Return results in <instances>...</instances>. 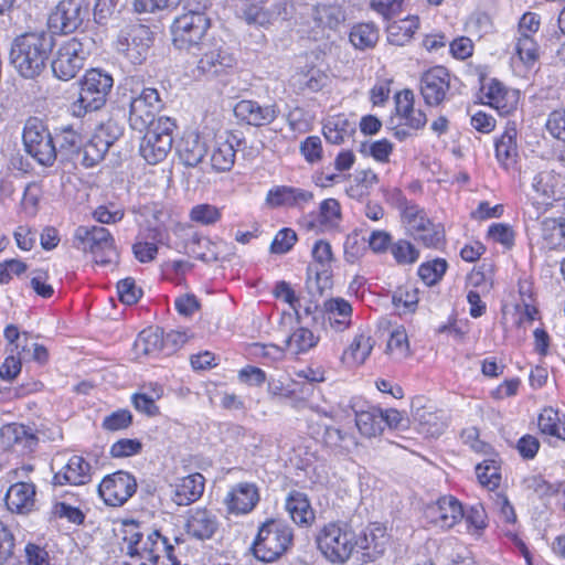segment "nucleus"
Returning a JSON list of instances; mask_svg holds the SVG:
<instances>
[{
	"label": "nucleus",
	"mask_w": 565,
	"mask_h": 565,
	"mask_svg": "<svg viewBox=\"0 0 565 565\" xmlns=\"http://www.w3.org/2000/svg\"><path fill=\"white\" fill-rule=\"evenodd\" d=\"M54 47V36L47 31H30L11 42L9 61L24 79H38L47 70Z\"/></svg>",
	"instance_id": "nucleus-1"
},
{
	"label": "nucleus",
	"mask_w": 565,
	"mask_h": 565,
	"mask_svg": "<svg viewBox=\"0 0 565 565\" xmlns=\"http://www.w3.org/2000/svg\"><path fill=\"white\" fill-rule=\"evenodd\" d=\"M79 85V96L71 105L72 115L78 118L85 116L88 111L100 109L106 104L114 79L107 72L92 68L86 71Z\"/></svg>",
	"instance_id": "nucleus-2"
},
{
	"label": "nucleus",
	"mask_w": 565,
	"mask_h": 565,
	"mask_svg": "<svg viewBox=\"0 0 565 565\" xmlns=\"http://www.w3.org/2000/svg\"><path fill=\"white\" fill-rule=\"evenodd\" d=\"M292 529L282 521L267 520L264 522L253 544L254 555L263 562H274L292 544Z\"/></svg>",
	"instance_id": "nucleus-3"
},
{
	"label": "nucleus",
	"mask_w": 565,
	"mask_h": 565,
	"mask_svg": "<svg viewBox=\"0 0 565 565\" xmlns=\"http://www.w3.org/2000/svg\"><path fill=\"white\" fill-rule=\"evenodd\" d=\"M316 543L328 561L345 563L355 551V532L345 523H329L318 532Z\"/></svg>",
	"instance_id": "nucleus-4"
},
{
	"label": "nucleus",
	"mask_w": 565,
	"mask_h": 565,
	"mask_svg": "<svg viewBox=\"0 0 565 565\" xmlns=\"http://www.w3.org/2000/svg\"><path fill=\"white\" fill-rule=\"evenodd\" d=\"M89 46L88 36H75L64 41L51 62L53 74L62 81L74 78L84 67V62L89 55Z\"/></svg>",
	"instance_id": "nucleus-5"
},
{
	"label": "nucleus",
	"mask_w": 565,
	"mask_h": 565,
	"mask_svg": "<svg viewBox=\"0 0 565 565\" xmlns=\"http://www.w3.org/2000/svg\"><path fill=\"white\" fill-rule=\"evenodd\" d=\"M25 152L40 164L51 167L57 157V149L46 125L36 117L26 119L22 134Z\"/></svg>",
	"instance_id": "nucleus-6"
},
{
	"label": "nucleus",
	"mask_w": 565,
	"mask_h": 565,
	"mask_svg": "<svg viewBox=\"0 0 565 565\" xmlns=\"http://www.w3.org/2000/svg\"><path fill=\"white\" fill-rule=\"evenodd\" d=\"M210 25V19L196 10H189L178 15L171 24L173 45L183 51L198 47L204 40Z\"/></svg>",
	"instance_id": "nucleus-7"
},
{
	"label": "nucleus",
	"mask_w": 565,
	"mask_h": 565,
	"mask_svg": "<svg viewBox=\"0 0 565 565\" xmlns=\"http://www.w3.org/2000/svg\"><path fill=\"white\" fill-rule=\"evenodd\" d=\"M174 121L169 117L157 118L156 124L147 128L140 142L139 152L149 164H157L166 159L173 145Z\"/></svg>",
	"instance_id": "nucleus-8"
},
{
	"label": "nucleus",
	"mask_w": 565,
	"mask_h": 565,
	"mask_svg": "<svg viewBox=\"0 0 565 565\" xmlns=\"http://www.w3.org/2000/svg\"><path fill=\"white\" fill-rule=\"evenodd\" d=\"M148 26L134 23L122 28L116 41L117 51L134 65H140L147 58L152 42Z\"/></svg>",
	"instance_id": "nucleus-9"
},
{
	"label": "nucleus",
	"mask_w": 565,
	"mask_h": 565,
	"mask_svg": "<svg viewBox=\"0 0 565 565\" xmlns=\"http://www.w3.org/2000/svg\"><path fill=\"white\" fill-rule=\"evenodd\" d=\"M162 102L156 88H143L130 98L129 124L134 130L143 131L156 124Z\"/></svg>",
	"instance_id": "nucleus-10"
},
{
	"label": "nucleus",
	"mask_w": 565,
	"mask_h": 565,
	"mask_svg": "<svg viewBox=\"0 0 565 565\" xmlns=\"http://www.w3.org/2000/svg\"><path fill=\"white\" fill-rule=\"evenodd\" d=\"M88 14L86 0H61L49 19L55 31L67 34L76 31Z\"/></svg>",
	"instance_id": "nucleus-11"
},
{
	"label": "nucleus",
	"mask_w": 565,
	"mask_h": 565,
	"mask_svg": "<svg viewBox=\"0 0 565 565\" xmlns=\"http://www.w3.org/2000/svg\"><path fill=\"white\" fill-rule=\"evenodd\" d=\"M137 490L135 477L125 471H117L106 476L98 487V492L105 503L110 507H120L134 495Z\"/></svg>",
	"instance_id": "nucleus-12"
},
{
	"label": "nucleus",
	"mask_w": 565,
	"mask_h": 565,
	"mask_svg": "<svg viewBox=\"0 0 565 565\" xmlns=\"http://www.w3.org/2000/svg\"><path fill=\"white\" fill-rule=\"evenodd\" d=\"M465 510L452 495L440 497L425 509L426 519L440 529H451L463 519Z\"/></svg>",
	"instance_id": "nucleus-13"
},
{
	"label": "nucleus",
	"mask_w": 565,
	"mask_h": 565,
	"mask_svg": "<svg viewBox=\"0 0 565 565\" xmlns=\"http://www.w3.org/2000/svg\"><path fill=\"white\" fill-rule=\"evenodd\" d=\"M450 73L444 66H435L420 78V95L426 105L439 106L450 89Z\"/></svg>",
	"instance_id": "nucleus-14"
},
{
	"label": "nucleus",
	"mask_w": 565,
	"mask_h": 565,
	"mask_svg": "<svg viewBox=\"0 0 565 565\" xmlns=\"http://www.w3.org/2000/svg\"><path fill=\"white\" fill-rule=\"evenodd\" d=\"M236 118L254 127H263L271 124L279 115L276 104L260 105L256 100L243 99L234 107Z\"/></svg>",
	"instance_id": "nucleus-15"
},
{
	"label": "nucleus",
	"mask_w": 565,
	"mask_h": 565,
	"mask_svg": "<svg viewBox=\"0 0 565 565\" xmlns=\"http://www.w3.org/2000/svg\"><path fill=\"white\" fill-rule=\"evenodd\" d=\"M258 501V489L249 482H241L232 487L224 498L227 512L236 515L249 513Z\"/></svg>",
	"instance_id": "nucleus-16"
},
{
	"label": "nucleus",
	"mask_w": 565,
	"mask_h": 565,
	"mask_svg": "<svg viewBox=\"0 0 565 565\" xmlns=\"http://www.w3.org/2000/svg\"><path fill=\"white\" fill-rule=\"evenodd\" d=\"M321 312L326 329L342 332L351 326L352 306L343 298H331L324 301Z\"/></svg>",
	"instance_id": "nucleus-17"
},
{
	"label": "nucleus",
	"mask_w": 565,
	"mask_h": 565,
	"mask_svg": "<svg viewBox=\"0 0 565 565\" xmlns=\"http://www.w3.org/2000/svg\"><path fill=\"white\" fill-rule=\"evenodd\" d=\"M0 441L6 449H17L21 452H28L33 450L38 438L30 427L11 423L1 427Z\"/></svg>",
	"instance_id": "nucleus-18"
},
{
	"label": "nucleus",
	"mask_w": 565,
	"mask_h": 565,
	"mask_svg": "<svg viewBox=\"0 0 565 565\" xmlns=\"http://www.w3.org/2000/svg\"><path fill=\"white\" fill-rule=\"evenodd\" d=\"M92 467L81 456H72L68 461L54 473L53 483L55 486H82L92 479Z\"/></svg>",
	"instance_id": "nucleus-19"
},
{
	"label": "nucleus",
	"mask_w": 565,
	"mask_h": 565,
	"mask_svg": "<svg viewBox=\"0 0 565 565\" xmlns=\"http://www.w3.org/2000/svg\"><path fill=\"white\" fill-rule=\"evenodd\" d=\"M204 486L205 479L199 472L179 478L171 484V499L178 505H189L202 497Z\"/></svg>",
	"instance_id": "nucleus-20"
},
{
	"label": "nucleus",
	"mask_w": 565,
	"mask_h": 565,
	"mask_svg": "<svg viewBox=\"0 0 565 565\" xmlns=\"http://www.w3.org/2000/svg\"><path fill=\"white\" fill-rule=\"evenodd\" d=\"M236 64L234 55L227 47L218 46L205 52L198 62L202 74L214 77L227 73Z\"/></svg>",
	"instance_id": "nucleus-21"
},
{
	"label": "nucleus",
	"mask_w": 565,
	"mask_h": 565,
	"mask_svg": "<svg viewBox=\"0 0 565 565\" xmlns=\"http://www.w3.org/2000/svg\"><path fill=\"white\" fill-rule=\"evenodd\" d=\"M218 527L216 515L205 509L196 508L188 512L185 529L189 535L198 540L211 539Z\"/></svg>",
	"instance_id": "nucleus-22"
},
{
	"label": "nucleus",
	"mask_w": 565,
	"mask_h": 565,
	"mask_svg": "<svg viewBox=\"0 0 565 565\" xmlns=\"http://www.w3.org/2000/svg\"><path fill=\"white\" fill-rule=\"evenodd\" d=\"M355 550H361L364 556L375 559L384 553L387 543L386 530L379 524H373L359 534L355 533Z\"/></svg>",
	"instance_id": "nucleus-23"
},
{
	"label": "nucleus",
	"mask_w": 565,
	"mask_h": 565,
	"mask_svg": "<svg viewBox=\"0 0 565 565\" xmlns=\"http://www.w3.org/2000/svg\"><path fill=\"white\" fill-rule=\"evenodd\" d=\"M35 504V486L32 482L17 481L7 491L6 505L11 512L25 514Z\"/></svg>",
	"instance_id": "nucleus-24"
},
{
	"label": "nucleus",
	"mask_w": 565,
	"mask_h": 565,
	"mask_svg": "<svg viewBox=\"0 0 565 565\" xmlns=\"http://www.w3.org/2000/svg\"><path fill=\"white\" fill-rule=\"evenodd\" d=\"M413 418L417 430L427 437H439L447 427L445 414L441 411L433 409V407H416L413 411Z\"/></svg>",
	"instance_id": "nucleus-25"
},
{
	"label": "nucleus",
	"mask_w": 565,
	"mask_h": 565,
	"mask_svg": "<svg viewBox=\"0 0 565 565\" xmlns=\"http://www.w3.org/2000/svg\"><path fill=\"white\" fill-rule=\"evenodd\" d=\"M179 159L185 167H196L206 156L207 147L199 134L190 131L183 135L178 143Z\"/></svg>",
	"instance_id": "nucleus-26"
},
{
	"label": "nucleus",
	"mask_w": 565,
	"mask_h": 565,
	"mask_svg": "<svg viewBox=\"0 0 565 565\" xmlns=\"http://www.w3.org/2000/svg\"><path fill=\"white\" fill-rule=\"evenodd\" d=\"M285 508L291 520L298 525L309 526L315 522L316 515L310 501L302 492H290L286 498Z\"/></svg>",
	"instance_id": "nucleus-27"
},
{
	"label": "nucleus",
	"mask_w": 565,
	"mask_h": 565,
	"mask_svg": "<svg viewBox=\"0 0 565 565\" xmlns=\"http://www.w3.org/2000/svg\"><path fill=\"white\" fill-rule=\"evenodd\" d=\"M166 348L163 332L156 328L142 330L134 343L137 358L157 356Z\"/></svg>",
	"instance_id": "nucleus-28"
},
{
	"label": "nucleus",
	"mask_w": 565,
	"mask_h": 565,
	"mask_svg": "<svg viewBox=\"0 0 565 565\" xmlns=\"http://www.w3.org/2000/svg\"><path fill=\"white\" fill-rule=\"evenodd\" d=\"M235 143L239 140L234 135H228L225 139H217L211 156V163L214 170L220 172L230 171L235 162Z\"/></svg>",
	"instance_id": "nucleus-29"
},
{
	"label": "nucleus",
	"mask_w": 565,
	"mask_h": 565,
	"mask_svg": "<svg viewBox=\"0 0 565 565\" xmlns=\"http://www.w3.org/2000/svg\"><path fill=\"white\" fill-rule=\"evenodd\" d=\"M318 342L319 337L316 335L310 329L306 327H297L285 339V351L292 356H298L306 354L316 348Z\"/></svg>",
	"instance_id": "nucleus-30"
},
{
	"label": "nucleus",
	"mask_w": 565,
	"mask_h": 565,
	"mask_svg": "<svg viewBox=\"0 0 565 565\" xmlns=\"http://www.w3.org/2000/svg\"><path fill=\"white\" fill-rule=\"evenodd\" d=\"M312 198L313 194L309 191L291 186H279L268 192L267 202L273 206H298L309 202Z\"/></svg>",
	"instance_id": "nucleus-31"
},
{
	"label": "nucleus",
	"mask_w": 565,
	"mask_h": 565,
	"mask_svg": "<svg viewBox=\"0 0 565 565\" xmlns=\"http://www.w3.org/2000/svg\"><path fill=\"white\" fill-rule=\"evenodd\" d=\"M516 135V129L509 127L495 142V157L505 169L514 164L518 157Z\"/></svg>",
	"instance_id": "nucleus-32"
},
{
	"label": "nucleus",
	"mask_w": 565,
	"mask_h": 565,
	"mask_svg": "<svg viewBox=\"0 0 565 565\" xmlns=\"http://www.w3.org/2000/svg\"><path fill=\"white\" fill-rule=\"evenodd\" d=\"M75 238L87 247H107L114 245L110 232L103 226H79Z\"/></svg>",
	"instance_id": "nucleus-33"
},
{
	"label": "nucleus",
	"mask_w": 565,
	"mask_h": 565,
	"mask_svg": "<svg viewBox=\"0 0 565 565\" xmlns=\"http://www.w3.org/2000/svg\"><path fill=\"white\" fill-rule=\"evenodd\" d=\"M419 26L417 17L395 21L387 26V40L394 45H404L411 41L415 31Z\"/></svg>",
	"instance_id": "nucleus-34"
},
{
	"label": "nucleus",
	"mask_w": 565,
	"mask_h": 565,
	"mask_svg": "<svg viewBox=\"0 0 565 565\" xmlns=\"http://www.w3.org/2000/svg\"><path fill=\"white\" fill-rule=\"evenodd\" d=\"M385 353L395 362H401L411 355L408 337L403 327H397L391 332Z\"/></svg>",
	"instance_id": "nucleus-35"
},
{
	"label": "nucleus",
	"mask_w": 565,
	"mask_h": 565,
	"mask_svg": "<svg viewBox=\"0 0 565 565\" xmlns=\"http://www.w3.org/2000/svg\"><path fill=\"white\" fill-rule=\"evenodd\" d=\"M381 417V409L379 408L361 411L355 415V425L363 436L369 438L374 437L383 430V420Z\"/></svg>",
	"instance_id": "nucleus-36"
},
{
	"label": "nucleus",
	"mask_w": 565,
	"mask_h": 565,
	"mask_svg": "<svg viewBox=\"0 0 565 565\" xmlns=\"http://www.w3.org/2000/svg\"><path fill=\"white\" fill-rule=\"evenodd\" d=\"M374 340L366 331L358 332L344 354L349 355L356 364H363L370 356Z\"/></svg>",
	"instance_id": "nucleus-37"
},
{
	"label": "nucleus",
	"mask_w": 565,
	"mask_h": 565,
	"mask_svg": "<svg viewBox=\"0 0 565 565\" xmlns=\"http://www.w3.org/2000/svg\"><path fill=\"white\" fill-rule=\"evenodd\" d=\"M107 151L108 149L104 143L93 135L86 143L83 142L82 149L77 152V158H75V162H78L86 168L94 167L104 159Z\"/></svg>",
	"instance_id": "nucleus-38"
},
{
	"label": "nucleus",
	"mask_w": 565,
	"mask_h": 565,
	"mask_svg": "<svg viewBox=\"0 0 565 565\" xmlns=\"http://www.w3.org/2000/svg\"><path fill=\"white\" fill-rule=\"evenodd\" d=\"M323 441L340 454L350 452L358 445L354 436L335 427H326Z\"/></svg>",
	"instance_id": "nucleus-39"
},
{
	"label": "nucleus",
	"mask_w": 565,
	"mask_h": 565,
	"mask_svg": "<svg viewBox=\"0 0 565 565\" xmlns=\"http://www.w3.org/2000/svg\"><path fill=\"white\" fill-rule=\"evenodd\" d=\"M350 41L356 49H372L379 41V30L373 23L356 24L350 32Z\"/></svg>",
	"instance_id": "nucleus-40"
},
{
	"label": "nucleus",
	"mask_w": 565,
	"mask_h": 565,
	"mask_svg": "<svg viewBox=\"0 0 565 565\" xmlns=\"http://www.w3.org/2000/svg\"><path fill=\"white\" fill-rule=\"evenodd\" d=\"M401 215L407 232L412 236L418 231H424L425 225L429 224L430 222L424 210L411 202H406L404 204Z\"/></svg>",
	"instance_id": "nucleus-41"
},
{
	"label": "nucleus",
	"mask_w": 565,
	"mask_h": 565,
	"mask_svg": "<svg viewBox=\"0 0 565 565\" xmlns=\"http://www.w3.org/2000/svg\"><path fill=\"white\" fill-rule=\"evenodd\" d=\"M539 428L542 434L556 437L565 441V420H561L558 413L553 408H545L539 416Z\"/></svg>",
	"instance_id": "nucleus-42"
},
{
	"label": "nucleus",
	"mask_w": 565,
	"mask_h": 565,
	"mask_svg": "<svg viewBox=\"0 0 565 565\" xmlns=\"http://www.w3.org/2000/svg\"><path fill=\"white\" fill-rule=\"evenodd\" d=\"M83 137L71 126L63 127L58 136L60 151L75 161L83 146Z\"/></svg>",
	"instance_id": "nucleus-43"
},
{
	"label": "nucleus",
	"mask_w": 565,
	"mask_h": 565,
	"mask_svg": "<svg viewBox=\"0 0 565 565\" xmlns=\"http://www.w3.org/2000/svg\"><path fill=\"white\" fill-rule=\"evenodd\" d=\"M332 287V275L330 268L308 267L307 288L311 294L322 295Z\"/></svg>",
	"instance_id": "nucleus-44"
},
{
	"label": "nucleus",
	"mask_w": 565,
	"mask_h": 565,
	"mask_svg": "<svg viewBox=\"0 0 565 565\" xmlns=\"http://www.w3.org/2000/svg\"><path fill=\"white\" fill-rule=\"evenodd\" d=\"M476 473L480 484L491 491L497 489L501 482L500 467L494 460H484L477 465Z\"/></svg>",
	"instance_id": "nucleus-45"
},
{
	"label": "nucleus",
	"mask_w": 565,
	"mask_h": 565,
	"mask_svg": "<svg viewBox=\"0 0 565 565\" xmlns=\"http://www.w3.org/2000/svg\"><path fill=\"white\" fill-rule=\"evenodd\" d=\"M392 302L399 313L414 311L418 302L417 289L411 285L396 288L392 296Z\"/></svg>",
	"instance_id": "nucleus-46"
},
{
	"label": "nucleus",
	"mask_w": 565,
	"mask_h": 565,
	"mask_svg": "<svg viewBox=\"0 0 565 565\" xmlns=\"http://www.w3.org/2000/svg\"><path fill=\"white\" fill-rule=\"evenodd\" d=\"M556 178L552 171H540L532 178V189L543 200H551L555 195Z\"/></svg>",
	"instance_id": "nucleus-47"
},
{
	"label": "nucleus",
	"mask_w": 565,
	"mask_h": 565,
	"mask_svg": "<svg viewBox=\"0 0 565 565\" xmlns=\"http://www.w3.org/2000/svg\"><path fill=\"white\" fill-rule=\"evenodd\" d=\"M190 220L201 225H213L222 217L221 209L213 204L202 203L194 205L190 211Z\"/></svg>",
	"instance_id": "nucleus-48"
},
{
	"label": "nucleus",
	"mask_w": 565,
	"mask_h": 565,
	"mask_svg": "<svg viewBox=\"0 0 565 565\" xmlns=\"http://www.w3.org/2000/svg\"><path fill=\"white\" fill-rule=\"evenodd\" d=\"M297 82L301 89L319 92L328 85V75L319 68H310L297 75Z\"/></svg>",
	"instance_id": "nucleus-49"
},
{
	"label": "nucleus",
	"mask_w": 565,
	"mask_h": 565,
	"mask_svg": "<svg viewBox=\"0 0 565 565\" xmlns=\"http://www.w3.org/2000/svg\"><path fill=\"white\" fill-rule=\"evenodd\" d=\"M446 269V260L437 258L422 264L418 268V275L426 285L430 286L436 284L444 276Z\"/></svg>",
	"instance_id": "nucleus-50"
},
{
	"label": "nucleus",
	"mask_w": 565,
	"mask_h": 565,
	"mask_svg": "<svg viewBox=\"0 0 565 565\" xmlns=\"http://www.w3.org/2000/svg\"><path fill=\"white\" fill-rule=\"evenodd\" d=\"M482 89H487L484 93L486 98L488 99V104L501 113H509V107L504 102L507 96L505 87L498 81L492 79L491 83L487 87H482Z\"/></svg>",
	"instance_id": "nucleus-51"
},
{
	"label": "nucleus",
	"mask_w": 565,
	"mask_h": 565,
	"mask_svg": "<svg viewBox=\"0 0 565 565\" xmlns=\"http://www.w3.org/2000/svg\"><path fill=\"white\" fill-rule=\"evenodd\" d=\"M121 135L122 127L113 119L100 124L94 132V137L102 141L107 149H109L110 146L121 137Z\"/></svg>",
	"instance_id": "nucleus-52"
},
{
	"label": "nucleus",
	"mask_w": 565,
	"mask_h": 565,
	"mask_svg": "<svg viewBox=\"0 0 565 565\" xmlns=\"http://www.w3.org/2000/svg\"><path fill=\"white\" fill-rule=\"evenodd\" d=\"M522 486L525 490L533 491L540 498L552 497L558 492L556 484L548 483L541 476L531 475L522 480Z\"/></svg>",
	"instance_id": "nucleus-53"
},
{
	"label": "nucleus",
	"mask_w": 565,
	"mask_h": 565,
	"mask_svg": "<svg viewBox=\"0 0 565 565\" xmlns=\"http://www.w3.org/2000/svg\"><path fill=\"white\" fill-rule=\"evenodd\" d=\"M543 236L551 239L554 247H565V220L557 222L546 218L542 222Z\"/></svg>",
	"instance_id": "nucleus-54"
},
{
	"label": "nucleus",
	"mask_w": 565,
	"mask_h": 565,
	"mask_svg": "<svg viewBox=\"0 0 565 565\" xmlns=\"http://www.w3.org/2000/svg\"><path fill=\"white\" fill-rule=\"evenodd\" d=\"M413 237L426 247H434L444 243L445 231L441 225H435L429 222V224L425 225L424 231H418Z\"/></svg>",
	"instance_id": "nucleus-55"
},
{
	"label": "nucleus",
	"mask_w": 565,
	"mask_h": 565,
	"mask_svg": "<svg viewBox=\"0 0 565 565\" xmlns=\"http://www.w3.org/2000/svg\"><path fill=\"white\" fill-rule=\"evenodd\" d=\"M515 51L520 60L526 64L533 63L537 58V45L530 33H521Z\"/></svg>",
	"instance_id": "nucleus-56"
},
{
	"label": "nucleus",
	"mask_w": 565,
	"mask_h": 565,
	"mask_svg": "<svg viewBox=\"0 0 565 565\" xmlns=\"http://www.w3.org/2000/svg\"><path fill=\"white\" fill-rule=\"evenodd\" d=\"M260 4L262 3H249L243 10V19L248 24L265 26L271 23L273 13H270L269 10H265Z\"/></svg>",
	"instance_id": "nucleus-57"
},
{
	"label": "nucleus",
	"mask_w": 565,
	"mask_h": 565,
	"mask_svg": "<svg viewBox=\"0 0 565 565\" xmlns=\"http://www.w3.org/2000/svg\"><path fill=\"white\" fill-rule=\"evenodd\" d=\"M131 423V413L128 409H118L103 419L102 427L108 431H118L128 428Z\"/></svg>",
	"instance_id": "nucleus-58"
},
{
	"label": "nucleus",
	"mask_w": 565,
	"mask_h": 565,
	"mask_svg": "<svg viewBox=\"0 0 565 565\" xmlns=\"http://www.w3.org/2000/svg\"><path fill=\"white\" fill-rule=\"evenodd\" d=\"M142 449V444L138 439L122 438L114 443L110 447V455L114 458H124L138 455Z\"/></svg>",
	"instance_id": "nucleus-59"
},
{
	"label": "nucleus",
	"mask_w": 565,
	"mask_h": 565,
	"mask_svg": "<svg viewBox=\"0 0 565 565\" xmlns=\"http://www.w3.org/2000/svg\"><path fill=\"white\" fill-rule=\"evenodd\" d=\"M117 292L121 302L136 303L142 296V290L136 286L132 278H125L117 284Z\"/></svg>",
	"instance_id": "nucleus-60"
},
{
	"label": "nucleus",
	"mask_w": 565,
	"mask_h": 565,
	"mask_svg": "<svg viewBox=\"0 0 565 565\" xmlns=\"http://www.w3.org/2000/svg\"><path fill=\"white\" fill-rule=\"evenodd\" d=\"M463 519L468 530L480 532L487 526V514L482 505L476 504L465 511Z\"/></svg>",
	"instance_id": "nucleus-61"
},
{
	"label": "nucleus",
	"mask_w": 565,
	"mask_h": 565,
	"mask_svg": "<svg viewBox=\"0 0 565 565\" xmlns=\"http://www.w3.org/2000/svg\"><path fill=\"white\" fill-rule=\"evenodd\" d=\"M300 152L309 163H316L322 158L321 139L317 136L307 137L300 143Z\"/></svg>",
	"instance_id": "nucleus-62"
},
{
	"label": "nucleus",
	"mask_w": 565,
	"mask_h": 565,
	"mask_svg": "<svg viewBox=\"0 0 565 565\" xmlns=\"http://www.w3.org/2000/svg\"><path fill=\"white\" fill-rule=\"evenodd\" d=\"M23 565H51L50 555L45 548L28 543L24 547Z\"/></svg>",
	"instance_id": "nucleus-63"
},
{
	"label": "nucleus",
	"mask_w": 565,
	"mask_h": 565,
	"mask_svg": "<svg viewBox=\"0 0 565 565\" xmlns=\"http://www.w3.org/2000/svg\"><path fill=\"white\" fill-rule=\"evenodd\" d=\"M546 129L553 137L565 141V107L550 114Z\"/></svg>",
	"instance_id": "nucleus-64"
}]
</instances>
